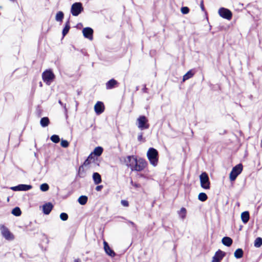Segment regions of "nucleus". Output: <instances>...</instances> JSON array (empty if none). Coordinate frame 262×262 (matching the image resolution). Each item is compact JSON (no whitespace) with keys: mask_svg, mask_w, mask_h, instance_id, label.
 <instances>
[{"mask_svg":"<svg viewBox=\"0 0 262 262\" xmlns=\"http://www.w3.org/2000/svg\"><path fill=\"white\" fill-rule=\"evenodd\" d=\"M147 157L150 164L154 167L157 166L158 163V151L154 148L150 147L147 152Z\"/></svg>","mask_w":262,"mask_h":262,"instance_id":"nucleus-1","label":"nucleus"},{"mask_svg":"<svg viewBox=\"0 0 262 262\" xmlns=\"http://www.w3.org/2000/svg\"><path fill=\"white\" fill-rule=\"evenodd\" d=\"M136 125L140 130H144L149 127L148 120L145 116H140L136 120Z\"/></svg>","mask_w":262,"mask_h":262,"instance_id":"nucleus-2","label":"nucleus"},{"mask_svg":"<svg viewBox=\"0 0 262 262\" xmlns=\"http://www.w3.org/2000/svg\"><path fill=\"white\" fill-rule=\"evenodd\" d=\"M0 231L2 236L7 241H13L14 239V236L9 229L3 225H0Z\"/></svg>","mask_w":262,"mask_h":262,"instance_id":"nucleus-3","label":"nucleus"},{"mask_svg":"<svg viewBox=\"0 0 262 262\" xmlns=\"http://www.w3.org/2000/svg\"><path fill=\"white\" fill-rule=\"evenodd\" d=\"M43 81L47 84L50 85L55 78V75L51 70H48L42 74Z\"/></svg>","mask_w":262,"mask_h":262,"instance_id":"nucleus-4","label":"nucleus"},{"mask_svg":"<svg viewBox=\"0 0 262 262\" xmlns=\"http://www.w3.org/2000/svg\"><path fill=\"white\" fill-rule=\"evenodd\" d=\"M83 11L82 4L80 2L74 3L71 8V13L74 16H77Z\"/></svg>","mask_w":262,"mask_h":262,"instance_id":"nucleus-5","label":"nucleus"},{"mask_svg":"<svg viewBox=\"0 0 262 262\" xmlns=\"http://www.w3.org/2000/svg\"><path fill=\"white\" fill-rule=\"evenodd\" d=\"M242 170L243 166L241 164H239L234 167L230 173V180L231 181H234L237 177L242 172Z\"/></svg>","mask_w":262,"mask_h":262,"instance_id":"nucleus-6","label":"nucleus"},{"mask_svg":"<svg viewBox=\"0 0 262 262\" xmlns=\"http://www.w3.org/2000/svg\"><path fill=\"white\" fill-rule=\"evenodd\" d=\"M200 180L201 187L205 189H210V182L208 174L205 172H203L200 176Z\"/></svg>","mask_w":262,"mask_h":262,"instance_id":"nucleus-7","label":"nucleus"},{"mask_svg":"<svg viewBox=\"0 0 262 262\" xmlns=\"http://www.w3.org/2000/svg\"><path fill=\"white\" fill-rule=\"evenodd\" d=\"M147 165V162L143 159L137 160L136 163H135L134 166L133 167L132 170L140 171L143 170Z\"/></svg>","mask_w":262,"mask_h":262,"instance_id":"nucleus-8","label":"nucleus"},{"mask_svg":"<svg viewBox=\"0 0 262 262\" xmlns=\"http://www.w3.org/2000/svg\"><path fill=\"white\" fill-rule=\"evenodd\" d=\"M219 15L223 18L230 20L232 18V13L230 10L225 8H221L219 9Z\"/></svg>","mask_w":262,"mask_h":262,"instance_id":"nucleus-9","label":"nucleus"},{"mask_svg":"<svg viewBox=\"0 0 262 262\" xmlns=\"http://www.w3.org/2000/svg\"><path fill=\"white\" fill-rule=\"evenodd\" d=\"M32 186L30 185L19 184L16 186L11 187L10 189L13 191H27L31 189Z\"/></svg>","mask_w":262,"mask_h":262,"instance_id":"nucleus-10","label":"nucleus"},{"mask_svg":"<svg viewBox=\"0 0 262 262\" xmlns=\"http://www.w3.org/2000/svg\"><path fill=\"white\" fill-rule=\"evenodd\" d=\"M225 253L221 250L217 251L212 257L211 262H220L225 256Z\"/></svg>","mask_w":262,"mask_h":262,"instance_id":"nucleus-11","label":"nucleus"},{"mask_svg":"<svg viewBox=\"0 0 262 262\" xmlns=\"http://www.w3.org/2000/svg\"><path fill=\"white\" fill-rule=\"evenodd\" d=\"M137 158L134 156H127L125 159L126 165L130 168L132 170L133 167L134 166L135 163H136Z\"/></svg>","mask_w":262,"mask_h":262,"instance_id":"nucleus-12","label":"nucleus"},{"mask_svg":"<svg viewBox=\"0 0 262 262\" xmlns=\"http://www.w3.org/2000/svg\"><path fill=\"white\" fill-rule=\"evenodd\" d=\"M82 33L85 38L90 40L93 39V30L90 27L84 28L82 30Z\"/></svg>","mask_w":262,"mask_h":262,"instance_id":"nucleus-13","label":"nucleus"},{"mask_svg":"<svg viewBox=\"0 0 262 262\" xmlns=\"http://www.w3.org/2000/svg\"><path fill=\"white\" fill-rule=\"evenodd\" d=\"M94 110L97 115L102 114L104 111V105L103 102L98 101L94 106Z\"/></svg>","mask_w":262,"mask_h":262,"instance_id":"nucleus-14","label":"nucleus"},{"mask_svg":"<svg viewBox=\"0 0 262 262\" xmlns=\"http://www.w3.org/2000/svg\"><path fill=\"white\" fill-rule=\"evenodd\" d=\"M104 249L105 253L110 256L113 257L116 255L115 252L110 247L107 243L105 241L103 242Z\"/></svg>","mask_w":262,"mask_h":262,"instance_id":"nucleus-15","label":"nucleus"},{"mask_svg":"<svg viewBox=\"0 0 262 262\" xmlns=\"http://www.w3.org/2000/svg\"><path fill=\"white\" fill-rule=\"evenodd\" d=\"M53 208V205L51 203H46L42 206L43 212L45 214H49Z\"/></svg>","mask_w":262,"mask_h":262,"instance_id":"nucleus-16","label":"nucleus"},{"mask_svg":"<svg viewBox=\"0 0 262 262\" xmlns=\"http://www.w3.org/2000/svg\"><path fill=\"white\" fill-rule=\"evenodd\" d=\"M178 214L180 219L184 220L187 214V210L184 207H182L180 210L178 211Z\"/></svg>","mask_w":262,"mask_h":262,"instance_id":"nucleus-17","label":"nucleus"},{"mask_svg":"<svg viewBox=\"0 0 262 262\" xmlns=\"http://www.w3.org/2000/svg\"><path fill=\"white\" fill-rule=\"evenodd\" d=\"M222 242L224 245L230 247L232 245L233 241L230 237L226 236L222 238Z\"/></svg>","mask_w":262,"mask_h":262,"instance_id":"nucleus-18","label":"nucleus"},{"mask_svg":"<svg viewBox=\"0 0 262 262\" xmlns=\"http://www.w3.org/2000/svg\"><path fill=\"white\" fill-rule=\"evenodd\" d=\"M93 179L95 184L97 185L101 182V177L98 172H94L93 174Z\"/></svg>","mask_w":262,"mask_h":262,"instance_id":"nucleus-19","label":"nucleus"},{"mask_svg":"<svg viewBox=\"0 0 262 262\" xmlns=\"http://www.w3.org/2000/svg\"><path fill=\"white\" fill-rule=\"evenodd\" d=\"M117 81L115 79H111L106 83V88L107 89H112L117 84Z\"/></svg>","mask_w":262,"mask_h":262,"instance_id":"nucleus-20","label":"nucleus"},{"mask_svg":"<svg viewBox=\"0 0 262 262\" xmlns=\"http://www.w3.org/2000/svg\"><path fill=\"white\" fill-rule=\"evenodd\" d=\"M241 219L244 223H247L249 220V213L248 211H245L241 214Z\"/></svg>","mask_w":262,"mask_h":262,"instance_id":"nucleus-21","label":"nucleus"},{"mask_svg":"<svg viewBox=\"0 0 262 262\" xmlns=\"http://www.w3.org/2000/svg\"><path fill=\"white\" fill-rule=\"evenodd\" d=\"M243 250L241 248H238L235 251L234 256L236 258L239 259L243 256Z\"/></svg>","mask_w":262,"mask_h":262,"instance_id":"nucleus-22","label":"nucleus"},{"mask_svg":"<svg viewBox=\"0 0 262 262\" xmlns=\"http://www.w3.org/2000/svg\"><path fill=\"white\" fill-rule=\"evenodd\" d=\"M49 119L48 117H43L41 119L40 123L42 127H45L49 124Z\"/></svg>","mask_w":262,"mask_h":262,"instance_id":"nucleus-23","label":"nucleus"},{"mask_svg":"<svg viewBox=\"0 0 262 262\" xmlns=\"http://www.w3.org/2000/svg\"><path fill=\"white\" fill-rule=\"evenodd\" d=\"M91 162L92 163L95 162L94 156V155H93V154H91L89 155L87 159L84 161V165L85 166H87L89 165L91 163Z\"/></svg>","mask_w":262,"mask_h":262,"instance_id":"nucleus-24","label":"nucleus"},{"mask_svg":"<svg viewBox=\"0 0 262 262\" xmlns=\"http://www.w3.org/2000/svg\"><path fill=\"white\" fill-rule=\"evenodd\" d=\"M102 152L103 148L100 146H98L94 149L93 152H92L91 154H93V155H94L97 156H100L102 154Z\"/></svg>","mask_w":262,"mask_h":262,"instance_id":"nucleus-25","label":"nucleus"},{"mask_svg":"<svg viewBox=\"0 0 262 262\" xmlns=\"http://www.w3.org/2000/svg\"><path fill=\"white\" fill-rule=\"evenodd\" d=\"M87 201L88 197L85 195H81L78 199V203L81 205H85Z\"/></svg>","mask_w":262,"mask_h":262,"instance_id":"nucleus-26","label":"nucleus"},{"mask_svg":"<svg viewBox=\"0 0 262 262\" xmlns=\"http://www.w3.org/2000/svg\"><path fill=\"white\" fill-rule=\"evenodd\" d=\"M64 17L63 13L62 11H58L55 16V20L57 21L61 22Z\"/></svg>","mask_w":262,"mask_h":262,"instance_id":"nucleus-27","label":"nucleus"},{"mask_svg":"<svg viewBox=\"0 0 262 262\" xmlns=\"http://www.w3.org/2000/svg\"><path fill=\"white\" fill-rule=\"evenodd\" d=\"M193 75L194 73L192 72V70H189L183 76V81H185L186 80L189 79V78H191Z\"/></svg>","mask_w":262,"mask_h":262,"instance_id":"nucleus-28","label":"nucleus"},{"mask_svg":"<svg viewBox=\"0 0 262 262\" xmlns=\"http://www.w3.org/2000/svg\"><path fill=\"white\" fill-rule=\"evenodd\" d=\"M70 29V23H69V21H67L66 24H65V26L62 30V35H63V37H64L69 32V30Z\"/></svg>","mask_w":262,"mask_h":262,"instance_id":"nucleus-29","label":"nucleus"},{"mask_svg":"<svg viewBox=\"0 0 262 262\" xmlns=\"http://www.w3.org/2000/svg\"><path fill=\"white\" fill-rule=\"evenodd\" d=\"M198 199L200 201L202 202H204L207 199V196L206 193L204 192H201L199 193L198 195Z\"/></svg>","mask_w":262,"mask_h":262,"instance_id":"nucleus-30","label":"nucleus"},{"mask_svg":"<svg viewBox=\"0 0 262 262\" xmlns=\"http://www.w3.org/2000/svg\"><path fill=\"white\" fill-rule=\"evenodd\" d=\"M262 245V238L261 237H257L254 241V246L259 248Z\"/></svg>","mask_w":262,"mask_h":262,"instance_id":"nucleus-31","label":"nucleus"},{"mask_svg":"<svg viewBox=\"0 0 262 262\" xmlns=\"http://www.w3.org/2000/svg\"><path fill=\"white\" fill-rule=\"evenodd\" d=\"M12 213L16 216H19L21 214V211L18 207H15L14 208L12 211Z\"/></svg>","mask_w":262,"mask_h":262,"instance_id":"nucleus-32","label":"nucleus"},{"mask_svg":"<svg viewBox=\"0 0 262 262\" xmlns=\"http://www.w3.org/2000/svg\"><path fill=\"white\" fill-rule=\"evenodd\" d=\"M50 139L53 142L55 143H57L60 141L59 137L56 135H52Z\"/></svg>","mask_w":262,"mask_h":262,"instance_id":"nucleus-33","label":"nucleus"},{"mask_svg":"<svg viewBox=\"0 0 262 262\" xmlns=\"http://www.w3.org/2000/svg\"><path fill=\"white\" fill-rule=\"evenodd\" d=\"M40 189L42 191H47L49 190V187L47 183H43L40 186Z\"/></svg>","mask_w":262,"mask_h":262,"instance_id":"nucleus-34","label":"nucleus"},{"mask_svg":"<svg viewBox=\"0 0 262 262\" xmlns=\"http://www.w3.org/2000/svg\"><path fill=\"white\" fill-rule=\"evenodd\" d=\"M60 145L62 147L67 148L69 146V143L68 142V141L62 139L61 140Z\"/></svg>","mask_w":262,"mask_h":262,"instance_id":"nucleus-35","label":"nucleus"},{"mask_svg":"<svg viewBox=\"0 0 262 262\" xmlns=\"http://www.w3.org/2000/svg\"><path fill=\"white\" fill-rule=\"evenodd\" d=\"M60 219L62 220V221H66L68 220V215L67 214V213H61L60 214Z\"/></svg>","mask_w":262,"mask_h":262,"instance_id":"nucleus-36","label":"nucleus"},{"mask_svg":"<svg viewBox=\"0 0 262 262\" xmlns=\"http://www.w3.org/2000/svg\"><path fill=\"white\" fill-rule=\"evenodd\" d=\"M181 11L183 14H186L189 13V9L187 7H183L181 8Z\"/></svg>","mask_w":262,"mask_h":262,"instance_id":"nucleus-37","label":"nucleus"},{"mask_svg":"<svg viewBox=\"0 0 262 262\" xmlns=\"http://www.w3.org/2000/svg\"><path fill=\"white\" fill-rule=\"evenodd\" d=\"M121 204L122 206H124V207H127L128 206V201H126V200H122L121 201Z\"/></svg>","mask_w":262,"mask_h":262,"instance_id":"nucleus-38","label":"nucleus"},{"mask_svg":"<svg viewBox=\"0 0 262 262\" xmlns=\"http://www.w3.org/2000/svg\"><path fill=\"white\" fill-rule=\"evenodd\" d=\"M143 140V134L142 133H140L138 136V140L139 141H142Z\"/></svg>","mask_w":262,"mask_h":262,"instance_id":"nucleus-39","label":"nucleus"},{"mask_svg":"<svg viewBox=\"0 0 262 262\" xmlns=\"http://www.w3.org/2000/svg\"><path fill=\"white\" fill-rule=\"evenodd\" d=\"M102 188H103L102 185H98V186H96V190H97L98 191H100Z\"/></svg>","mask_w":262,"mask_h":262,"instance_id":"nucleus-40","label":"nucleus"},{"mask_svg":"<svg viewBox=\"0 0 262 262\" xmlns=\"http://www.w3.org/2000/svg\"><path fill=\"white\" fill-rule=\"evenodd\" d=\"M58 103H59L61 106H62L64 107V108L65 109V110H66V111H67V110H66V104H65L62 103V102L61 101V100H59V101H58Z\"/></svg>","mask_w":262,"mask_h":262,"instance_id":"nucleus-41","label":"nucleus"},{"mask_svg":"<svg viewBox=\"0 0 262 262\" xmlns=\"http://www.w3.org/2000/svg\"><path fill=\"white\" fill-rule=\"evenodd\" d=\"M128 222L133 227L136 228V225L132 221H128Z\"/></svg>","mask_w":262,"mask_h":262,"instance_id":"nucleus-42","label":"nucleus"},{"mask_svg":"<svg viewBox=\"0 0 262 262\" xmlns=\"http://www.w3.org/2000/svg\"><path fill=\"white\" fill-rule=\"evenodd\" d=\"M201 9L203 11H204V7L203 2V1H202L201 3Z\"/></svg>","mask_w":262,"mask_h":262,"instance_id":"nucleus-43","label":"nucleus"},{"mask_svg":"<svg viewBox=\"0 0 262 262\" xmlns=\"http://www.w3.org/2000/svg\"><path fill=\"white\" fill-rule=\"evenodd\" d=\"M74 262H81V260H80V259L77 258V259H75L74 260Z\"/></svg>","mask_w":262,"mask_h":262,"instance_id":"nucleus-44","label":"nucleus"},{"mask_svg":"<svg viewBox=\"0 0 262 262\" xmlns=\"http://www.w3.org/2000/svg\"><path fill=\"white\" fill-rule=\"evenodd\" d=\"M133 185L134 186L136 187H139V184H136V183H135V184H133Z\"/></svg>","mask_w":262,"mask_h":262,"instance_id":"nucleus-45","label":"nucleus"},{"mask_svg":"<svg viewBox=\"0 0 262 262\" xmlns=\"http://www.w3.org/2000/svg\"><path fill=\"white\" fill-rule=\"evenodd\" d=\"M40 86H41V85H42V83H41V82H40Z\"/></svg>","mask_w":262,"mask_h":262,"instance_id":"nucleus-46","label":"nucleus"},{"mask_svg":"<svg viewBox=\"0 0 262 262\" xmlns=\"http://www.w3.org/2000/svg\"><path fill=\"white\" fill-rule=\"evenodd\" d=\"M261 147H262V140H261Z\"/></svg>","mask_w":262,"mask_h":262,"instance_id":"nucleus-47","label":"nucleus"}]
</instances>
